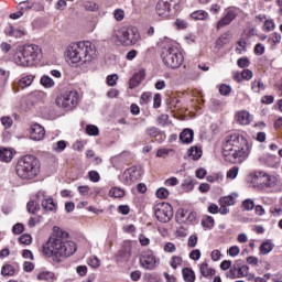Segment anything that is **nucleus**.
I'll return each instance as SVG.
<instances>
[{
  "label": "nucleus",
  "mask_w": 282,
  "mask_h": 282,
  "mask_svg": "<svg viewBox=\"0 0 282 282\" xmlns=\"http://www.w3.org/2000/svg\"><path fill=\"white\" fill-rule=\"evenodd\" d=\"M34 75H26L18 80L17 84L13 85V90L19 91L18 87H21V89H25V87H30L34 83Z\"/></svg>",
  "instance_id": "nucleus-17"
},
{
  "label": "nucleus",
  "mask_w": 282,
  "mask_h": 282,
  "mask_svg": "<svg viewBox=\"0 0 282 282\" xmlns=\"http://www.w3.org/2000/svg\"><path fill=\"white\" fill-rule=\"evenodd\" d=\"M110 197H116V198H120V197H124V191L121 189L120 187H112L109 192Z\"/></svg>",
  "instance_id": "nucleus-44"
},
{
  "label": "nucleus",
  "mask_w": 282,
  "mask_h": 282,
  "mask_svg": "<svg viewBox=\"0 0 282 282\" xmlns=\"http://www.w3.org/2000/svg\"><path fill=\"white\" fill-rule=\"evenodd\" d=\"M76 250H78V247L76 242L69 240V232L56 226L53 227L48 240L42 246L44 257L52 259L54 263H61V261L75 254Z\"/></svg>",
  "instance_id": "nucleus-1"
},
{
  "label": "nucleus",
  "mask_w": 282,
  "mask_h": 282,
  "mask_svg": "<svg viewBox=\"0 0 282 282\" xmlns=\"http://www.w3.org/2000/svg\"><path fill=\"white\" fill-rule=\"evenodd\" d=\"M156 122L160 127L169 126V115H161L158 117Z\"/></svg>",
  "instance_id": "nucleus-47"
},
{
  "label": "nucleus",
  "mask_w": 282,
  "mask_h": 282,
  "mask_svg": "<svg viewBox=\"0 0 282 282\" xmlns=\"http://www.w3.org/2000/svg\"><path fill=\"white\" fill-rule=\"evenodd\" d=\"M195 135V132L193 129H184L180 134V140L183 142V144H191L193 142V138Z\"/></svg>",
  "instance_id": "nucleus-21"
},
{
  "label": "nucleus",
  "mask_w": 282,
  "mask_h": 282,
  "mask_svg": "<svg viewBox=\"0 0 282 282\" xmlns=\"http://www.w3.org/2000/svg\"><path fill=\"white\" fill-rule=\"evenodd\" d=\"M191 17L195 20V21H205V19L208 17V12L204 11V10H198V11H194Z\"/></svg>",
  "instance_id": "nucleus-36"
},
{
  "label": "nucleus",
  "mask_w": 282,
  "mask_h": 282,
  "mask_svg": "<svg viewBox=\"0 0 282 282\" xmlns=\"http://www.w3.org/2000/svg\"><path fill=\"white\" fill-rule=\"evenodd\" d=\"M223 155L230 164H241L250 155V143L241 133L228 134L223 144Z\"/></svg>",
  "instance_id": "nucleus-2"
},
{
  "label": "nucleus",
  "mask_w": 282,
  "mask_h": 282,
  "mask_svg": "<svg viewBox=\"0 0 282 282\" xmlns=\"http://www.w3.org/2000/svg\"><path fill=\"white\" fill-rule=\"evenodd\" d=\"M237 175H239V167H237V166L231 167L227 172V177H229V180H235V177H237Z\"/></svg>",
  "instance_id": "nucleus-56"
},
{
  "label": "nucleus",
  "mask_w": 282,
  "mask_h": 282,
  "mask_svg": "<svg viewBox=\"0 0 282 282\" xmlns=\"http://www.w3.org/2000/svg\"><path fill=\"white\" fill-rule=\"evenodd\" d=\"M252 76H253V73L250 69H243L241 73V78L243 80H251Z\"/></svg>",
  "instance_id": "nucleus-63"
},
{
  "label": "nucleus",
  "mask_w": 282,
  "mask_h": 282,
  "mask_svg": "<svg viewBox=\"0 0 282 282\" xmlns=\"http://www.w3.org/2000/svg\"><path fill=\"white\" fill-rule=\"evenodd\" d=\"M238 17L236 8H229L226 11V14L217 22L216 30H221L226 25H230Z\"/></svg>",
  "instance_id": "nucleus-13"
},
{
  "label": "nucleus",
  "mask_w": 282,
  "mask_h": 282,
  "mask_svg": "<svg viewBox=\"0 0 282 282\" xmlns=\"http://www.w3.org/2000/svg\"><path fill=\"white\" fill-rule=\"evenodd\" d=\"M271 250H274V245L272 243V240L263 241L259 248L260 254H270Z\"/></svg>",
  "instance_id": "nucleus-28"
},
{
  "label": "nucleus",
  "mask_w": 282,
  "mask_h": 282,
  "mask_svg": "<svg viewBox=\"0 0 282 282\" xmlns=\"http://www.w3.org/2000/svg\"><path fill=\"white\" fill-rule=\"evenodd\" d=\"M19 6H20V10H32V8L34 7V4L30 2V0L22 1L19 3Z\"/></svg>",
  "instance_id": "nucleus-60"
},
{
  "label": "nucleus",
  "mask_w": 282,
  "mask_h": 282,
  "mask_svg": "<svg viewBox=\"0 0 282 282\" xmlns=\"http://www.w3.org/2000/svg\"><path fill=\"white\" fill-rule=\"evenodd\" d=\"M14 152L8 148H0V162H12Z\"/></svg>",
  "instance_id": "nucleus-25"
},
{
  "label": "nucleus",
  "mask_w": 282,
  "mask_h": 282,
  "mask_svg": "<svg viewBox=\"0 0 282 282\" xmlns=\"http://www.w3.org/2000/svg\"><path fill=\"white\" fill-rule=\"evenodd\" d=\"M240 252H241V249H239V247L232 246L228 250V256L229 257H237Z\"/></svg>",
  "instance_id": "nucleus-61"
},
{
  "label": "nucleus",
  "mask_w": 282,
  "mask_h": 282,
  "mask_svg": "<svg viewBox=\"0 0 282 282\" xmlns=\"http://www.w3.org/2000/svg\"><path fill=\"white\" fill-rule=\"evenodd\" d=\"M57 107H76L78 105V93L76 90L61 94L55 99Z\"/></svg>",
  "instance_id": "nucleus-10"
},
{
  "label": "nucleus",
  "mask_w": 282,
  "mask_h": 282,
  "mask_svg": "<svg viewBox=\"0 0 282 282\" xmlns=\"http://www.w3.org/2000/svg\"><path fill=\"white\" fill-rule=\"evenodd\" d=\"M30 96L31 98H35V100H45V98H47V94L43 90H34Z\"/></svg>",
  "instance_id": "nucleus-42"
},
{
  "label": "nucleus",
  "mask_w": 282,
  "mask_h": 282,
  "mask_svg": "<svg viewBox=\"0 0 282 282\" xmlns=\"http://www.w3.org/2000/svg\"><path fill=\"white\" fill-rule=\"evenodd\" d=\"M118 83V75H109L107 77V85H109V87H115V85H117Z\"/></svg>",
  "instance_id": "nucleus-57"
},
{
  "label": "nucleus",
  "mask_w": 282,
  "mask_h": 282,
  "mask_svg": "<svg viewBox=\"0 0 282 282\" xmlns=\"http://www.w3.org/2000/svg\"><path fill=\"white\" fill-rule=\"evenodd\" d=\"M145 135L151 138L154 142H159V144H162L164 140H166V134L155 127H149L145 129Z\"/></svg>",
  "instance_id": "nucleus-14"
},
{
  "label": "nucleus",
  "mask_w": 282,
  "mask_h": 282,
  "mask_svg": "<svg viewBox=\"0 0 282 282\" xmlns=\"http://www.w3.org/2000/svg\"><path fill=\"white\" fill-rule=\"evenodd\" d=\"M163 250L164 252L173 253V252H176L177 247L173 242H166L163 247Z\"/></svg>",
  "instance_id": "nucleus-52"
},
{
  "label": "nucleus",
  "mask_w": 282,
  "mask_h": 282,
  "mask_svg": "<svg viewBox=\"0 0 282 282\" xmlns=\"http://www.w3.org/2000/svg\"><path fill=\"white\" fill-rule=\"evenodd\" d=\"M19 243H21V246L32 245V236L30 234H24V235L20 236Z\"/></svg>",
  "instance_id": "nucleus-43"
},
{
  "label": "nucleus",
  "mask_w": 282,
  "mask_h": 282,
  "mask_svg": "<svg viewBox=\"0 0 282 282\" xmlns=\"http://www.w3.org/2000/svg\"><path fill=\"white\" fill-rule=\"evenodd\" d=\"M26 210L29 213H31L32 215H36V213H39V210H41V205H39V202H36V200H30L26 204Z\"/></svg>",
  "instance_id": "nucleus-32"
},
{
  "label": "nucleus",
  "mask_w": 282,
  "mask_h": 282,
  "mask_svg": "<svg viewBox=\"0 0 282 282\" xmlns=\"http://www.w3.org/2000/svg\"><path fill=\"white\" fill-rule=\"evenodd\" d=\"M45 139V128L39 123L31 124V140L36 142Z\"/></svg>",
  "instance_id": "nucleus-15"
},
{
  "label": "nucleus",
  "mask_w": 282,
  "mask_h": 282,
  "mask_svg": "<svg viewBox=\"0 0 282 282\" xmlns=\"http://www.w3.org/2000/svg\"><path fill=\"white\" fill-rule=\"evenodd\" d=\"M230 43V31L223 33L215 42L217 50H221L224 45H228Z\"/></svg>",
  "instance_id": "nucleus-23"
},
{
  "label": "nucleus",
  "mask_w": 282,
  "mask_h": 282,
  "mask_svg": "<svg viewBox=\"0 0 282 282\" xmlns=\"http://www.w3.org/2000/svg\"><path fill=\"white\" fill-rule=\"evenodd\" d=\"M37 281L54 282L56 281V274L52 271H40L36 274Z\"/></svg>",
  "instance_id": "nucleus-22"
},
{
  "label": "nucleus",
  "mask_w": 282,
  "mask_h": 282,
  "mask_svg": "<svg viewBox=\"0 0 282 282\" xmlns=\"http://www.w3.org/2000/svg\"><path fill=\"white\" fill-rule=\"evenodd\" d=\"M188 156L192 160H199V158H202V149L197 147H192L191 150L188 151Z\"/></svg>",
  "instance_id": "nucleus-38"
},
{
  "label": "nucleus",
  "mask_w": 282,
  "mask_h": 282,
  "mask_svg": "<svg viewBox=\"0 0 282 282\" xmlns=\"http://www.w3.org/2000/svg\"><path fill=\"white\" fill-rule=\"evenodd\" d=\"M40 54L41 48L39 45L29 44L17 54L14 61L20 67H32L36 63Z\"/></svg>",
  "instance_id": "nucleus-5"
},
{
  "label": "nucleus",
  "mask_w": 282,
  "mask_h": 282,
  "mask_svg": "<svg viewBox=\"0 0 282 282\" xmlns=\"http://www.w3.org/2000/svg\"><path fill=\"white\" fill-rule=\"evenodd\" d=\"M199 272L202 276L208 279L210 276H215V269L208 267V262H203L199 268Z\"/></svg>",
  "instance_id": "nucleus-26"
},
{
  "label": "nucleus",
  "mask_w": 282,
  "mask_h": 282,
  "mask_svg": "<svg viewBox=\"0 0 282 282\" xmlns=\"http://www.w3.org/2000/svg\"><path fill=\"white\" fill-rule=\"evenodd\" d=\"M87 135H100V130L95 124L86 126Z\"/></svg>",
  "instance_id": "nucleus-45"
},
{
  "label": "nucleus",
  "mask_w": 282,
  "mask_h": 282,
  "mask_svg": "<svg viewBox=\"0 0 282 282\" xmlns=\"http://www.w3.org/2000/svg\"><path fill=\"white\" fill-rule=\"evenodd\" d=\"M251 184L261 191L265 188H274L276 176L270 175L263 171H256L251 174Z\"/></svg>",
  "instance_id": "nucleus-7"
},
{
  "label": "nucleus",
  "mask_w": 282,
  "mask_h": 282,
  "mask_svg": "<svg viewBox=\"0 0 282 282\" xmlns=\"http://www.w3.org/2000/svg\"><path fill=\"white\" fill-rule=\"evenodd\" d=\"M88 265H90V268H100V259H98V257H91L88 260Z\"/></svg>",
  "instance_id": "nucleus-55"
},
{
  "label": "nucleus",
  "mask_w": 282,
  "mask_h": 282,
  "mask_svg": "<svg viewBox=\"0 0 282 282\" xmlns=\"http://www.w3.org/2000/svg\"><path fill=\"white\" fill-rule=\"evenodd\" d=\"M251 89L256 94H259V91H261V89H263V83L254 80L252 83Z\"/></svg>",
  "instance_id": "nucleus-59"
},
{
  "label": "nucleus",
  "mask_w": 282,
  "mask_h": 282,
  "mask_svg": "<svg viewBox=\"0 0 282 282\" xmlns=\"http://www.w3.org/2000/svg\"><path fill=\"white\" fill-rule=\"evenodd\" d=\"M113 17L116 21H122V19H124V11L122 9H117L113 12Z\"/></svg>",
  "instance_id": "nucleus-62"
},
{
  "label": "nucleus",
  "mask_w": 282,
  "mask_h": 282,
  "mask_svg": "<svg viewBox=\"0 0 282 282\" xmlns=\"http://www.w3.org/2000/svg\"><path fill=\"white\" fill-rule=\"evenodd\" d=\"M145 76H147V73L143 69L134 74L133 77L130 78V83H129L130 89H135V87H138L140 83L144 80Z\"/></svg>",
  "instance_id": "nucleus-20"
},
{
  "label": "nucleus",
  "mask_w": 282,
  "mask_h": 282,
  "mask_svg": "<svg viewBox=\"0 0 282 282\" xmlns=\"http://www.w3.org/2000/svg\"><path fill=\"white\" fill-rule=\"evenodd\" d=\"M182 274L185 282H195V271L193 269L184 268Z\"/></svg>",
  "instance_id": "nucleus-30"
},
{
  "label": "nucleus",
  "mask_w": 282,
  "mask_h": 282,
  "mask_svg": "<svg viewBox=\"0 0 282 282\" xmlns=\"http://www.w3.org/2000/svg\"><path fill=\"white\" fill-rule=\"evenodd\" d=\"M276 24H274V20L269 19L264 21L262 26L263 32H274Z\"/></svg>",
  "instance_id": "nucleus-39"
},
{
  "label": "nucleus",
  "mask_w": 282,
  "mask_h": 282,
  "mask_svg": "<svg viewBox=\"0 0 282 282\" xmlns=\"http://www.w3.org/2000/svg\"><path fill=\"white\" fill-rule=\"evenodd\" d=\"M173 6H177V0H160L156 3V14L163 19H169Z\"/></svg>",
  "instance_id": "nucleus-12"
},
{
  "label": "nucleus",
  "mask_w": 282,
  "mask_h": 282,
  "mask_svg": "<svg viewBox=\"0 0 282 282\" xmlns=\"http://www.w3.org/2000/svg\"><path fill=\"white\" fill-rule=\"evenodd\" d=\"M140 263L142 268H145V270H153V268H155V256L153 254L143 256L140 259Z\"/></svg>",
  "instance_id": "nucleus-19"
},
{
  "label": "nucleus",
  "mask_w": 282,
  "mask_h": 282,
  "mask_svg": "<svg viewBox=\"0 0 282 282\" xmlns=\"http://www.w3.org/2000/svg\"><path fill=\"white\" fill-rule=\"evenodd\" d=\"M42 208L46 212L47 210H50V212L56 210L57 206H56V203H54V198L48 197L46 199H43L42 200Z\"/></svg>",
  "instance_id": "nucleus-29"
},
{
  "label": "nucleus",
  "mask_w": 282,
  "mask_h": 282,
  "mask_svg": "<svg viewBox=\"0 0 282 282\" xmlns=\"http://www.w3.org/2000/svg\"><path fill=\"white\" fill-rule=\"evenodd\" d=\"M203 228H208L210 230L215 226V218L212 216H204L202 219Z\"/></svg>",
  "instance_id": "nucleus-35"
},
{
  "label": "nucleus",
  "mask_w": 282,
  "mask_h": 282,
  "mask_svg": "<svg viewBox=\"0 0 282 282\" xmlns=\"http://www.w3.org/2000/svg\"><path fill=\"white\" fill-rule=\"evenodd\" d=\"M182 263H184V259H182V257L173 256L171 258L170 265L173 270H177V268H180V265H182Z\"/></svg>",
  "instance_id": "nucleus-37"
},
{
  "label": "nucleus",
  "mask_w": 282,
  "mask_h": 282,
  "mask_svg": "<svg viewBox=\"0 0 282 282\" xmlns=\"http://www.w3.org/2000/svg\"><path fill=\"white\" fill-rule=\"evenodd\" d=\"M88 180L90 182L97 183L100 182V174L97 171H89L88 172Z\"/></svg>",
  "instance_id": "nucleus-48"
},
{
  "label": "nucleus",
  "mask_w": 282,
  "mask_h": 282,
  "mask_svg": "<svg viewBox=\"0 0 282 282\" xmlns=\"http://www.w3.org/2000/svg\"><path fill=\"white\" fill-rule=\"evenodd\" d=\"M238 67H241L242 69L246 67H250V59L248 57H242L237 61Z\"/></svg>",
  "instance_id": "nucleus-54"
},
{
  "label": "nucleus",
  "mask_w": 282,
  "mask_h": 282,
  "mask_svg": "<svg viewBox=\"0 0 282 282\" xmlns=\"http://www.w3.org/2000/svg\"><path fill=\"white\" fill-rule=\"evenodd\" d=\"M1 123L3 124V127H6V129H10V127H12L13 121L10 117H2Z\"/></svg>",
  "instance_id": "nucleus-64"
},
{
  "label": "nucleus",
  "mask_w": 282,
  "mask_h": 282,
  "mask_svg": "<svg viewBox=\"0 0 282 282\" xmlns=\"http://www.w3.org/2000/svg\"><path fill=\"white\" fill-rule=\"evenodd\" d=\"M19 270H21L19 263H4L1 268V276H17Z\"/></svg>",
  "instance_id": "nucleus-16"
},
{
  "label": "nucleus",
  "mask_w": 282,
  "mask_h": 282,
  "mask_svg": "<svg viewBox=\"0 0 282 282\" xmlns=\"http://www.w3.org/2000/svg\"><path fill=\"white\" fill-rule=\"evenodd\" d=\"M154 215L161 224H169L173 219V206L169 203H160L156 205Z\"/></svg>",
  "instance_id": "nucleus-9"
},
{
  "label": "nucleus",
  "mask_w": 282,
  "mask_h": 282,
  "mask_svg": "<svg viewBox=\"0 0 282 282\" xmlns=\"http://www.w3.org/2000/svg\"><path fill=\"white\" fill-rule=\"evenodd\" d=\"M281 39H282L281 33L274 32L269 36L268 43L269 45H271V47H276L279 43H281Z\"/></svg>",
  "instance_id": "nucleus-31"
},
{
  "label": "nucleus",
  "mask_w": 282,
  "mask_h": 282,
  "mask_svg": "<svg viewBox=\"0 0 282 282\" xmlns=\"http://www.w3.org/2000/svg\"><path fill=\"white\" fill-rule=\"evenodd\" d=\"M225 275L227 279H231V280L239 279V275L237 272V261H235L232 267L228 271H226Z\"/></svg>",
  "instance_id": "nucleus-33"
},
{
  "label": "nucleus",
  "mask_w": 282,
  "mask_h": 282,
  "mask_svg": "<svg viewBox=\"0 0 282 282\" xmlns=\"http://www.w3.org/2000/svg\"><path fill=\"white\" fill-rule=\"evenodd\" d=\"M65 149H67V142L64 140L57 141L55 144H53V151H55V153H63Z\"/></svg>",
  "instance_id": "nucleus-40"
},
{
  "label": "nucleus",
  "mask_w": 282,
  "mask_h": 282,
  "mask_svg": "<svg viewBox=\"0 0 282 282\" xmlns=\"http://www.w3.org/2000/svg\"><path fill=\"white\" fill-rule=\"evenodd\" d=\"M177 184H180V181L175 176H172V177L165 180V182H164L165 186H177Z\"/></svg>",
  "instance_id": "nucleus-58"
},
{
  "label": "nucleus",
  "mask_w": 282,
  "mask_h": 282,
  "mask_svg": "<svg viewBox=\"0 0 282 282\" xmlns=\"http://www.w3.org/2000/svg\"><path fill=\"white\" fill-rule=\"evenodd\" d=\"M138 31L133 28H121L117 33V39L122 45H135L139 39Z\"/></svg>",
  "instance_id": "nucleus-8"
},
{
  "label": "nucleus",
  "mask_w": 282,
  "mask_h": 282,
  "mask_svg": "<svg viewBox=\"0 0 282 282\" xmlns=\"http://www.w3.org/2000/svg\"><path fill=\"white\" fill-rule=\"evenodd\" d=\"M161 58L164 65L171 69H177V67H182V64L184 63V55L177 45H170L164 47L161 54Z\"/></svg>",
  "instance_id": "nucleus-6"
},
{
  "label": "nucleus",
  "mask_w": 282,
  "mask_h": 282,
  "mask_svg": "<svg viewBox=\"0 0 282 282\" xmlns=\"http://www.w3.org/2000/svg\"><path fill=\"white\" fill-rule=\"evenodd\" d=\"M230 91H232V88L229 85L223 84L219 87V94L221 96H229Z\"/></svg>",
  "instance_id": "nucleus-50"
},
{
  "label": "nucleus",
  "mask_w": 282,
  "mask_h": 282,
  "mask_svg": "<svg viewBox=\"0 0 282 282\" xmlns=\"http://www.w3.org/2000/svg\"><path fill=\"white\" fill-rule=\"evenodd\" d=\"M169 195H171V193L169 192V189H166L165 187H160L156 192H155V196L159 199H167Z\"/></svg>",
  "instance_id": "nucleus-41"
},
{
  "label": "nucleus",
  "mask_w": 282,
  "mask_h": 282,
  "mask_svg": "<svg viewBox=\"0 0 282 282\" xmlns=\"http://www.w3.org/2000/svg\"><path fill=\"white\" fill-rule=\"evenodd\" d=\"M153 98V95L151 93H143L140 98V105H149V100Z\"/></svg>",
  "instance_id": "nucleus-51"
},
{
  "label": "nucleus",
  "mask_w": 282,
  "mask_h": 282,
  "mask_svg": "<svg viewBox=\"0 0 282 282\" xmlns=\"http://www.w3.org/2000/svg\"><path fill=\"white\" fill-rule=\"evenodd\" d=\"M40 83L42 87H45L46 89H51V87H54V79H52L50 76L44 75L41 77Z\"/></svg>",
  "instance_id": "nucleus-34"
},
{
  "label": "nucleus",
  "mask_w": 282,
  "mask_h": 282,
  "mask_svg": "<svg viewBox=\"0 0 282 282\" xmlns=\"http://www.w3.org/2000/svg\"><path fill=\"white\" fill-rule=\"evenodd\" d=\"M84 10H86L87 12H96V10H98V4H96L95 2H86L84 4Z\"/></svg>",
  "instance_id": "nucleus-53"
},
{
  "label": "nucleus",
  "mask_w": 282,
  "mask_h": 282,
  "mask_svg": "<svg viewBox=\"0 0 282 282\" xmlns=\"http://www.w3.org/2000/svg\"><path fill=\"white\" fill-rule=\"evenodd\" d=\"M66 56L74 65H89L96 58V45L89 41L77 42L67 47Z\"/></svg>",
  "instance_id": "nucleus-3"
},
{
  "label": "nucleus",
  "mask_w": 282,
  "mask_h": 282,
  "mask_svg": "<svg viewBox=\"0 0 282 282\" xmlns=\"http://www.w3.org/2000/svg\"><path fill=\"white\" fill-rule=\"evenodd\" d=\"M238 279H243V276H248V272L250 268L243 264L242 260H236Z\"/></svg>",
  "instance_id": "nucleus-24"
},
{
  "label": "nucleus",
  "mask_w": 282,
  "mask_h": 282,
  "mask_svg": "<svg viewBox=\"0 0 282 282\" xmlns=\"http://www.w3.org/2000/svg\"><path fill=\"white\" fill-rule=\"evenodd\" d=\"M236 122L242 126L250 124V122H252V116L250 115V112H248V110L238 111L236 113Z\"/></svg>",
  "instance_id": "nucleus-18"
},
{
  "label": "nucleus",
  "mask_w": 282,
  "mask_h": 282,
  "mask_svg": "<svg viewBox=\"0 0 282 282\" xmlns=\"http://www.w3.org/2000/svg\"><path fill=\"white\" fill-rule=\"evenodd\" d=\"M122 177L123 184L131 186L133 182H138L142 177V167L140 165L131 166L123 172Z\"/></svg>",
  "instance_id": "nucleus-11"
},
{
  "label": "nucleus",
  "mask_w": 282,
  "mask_h": 282,
  "mask_svg": "<svg viewBox=\"0 0 282 282\" xmlns=\"http://www.w3.org/2000/svg\"><path fill=\"white\" fill-rule=\"evenodd\" d=\"M181 188L185 192V193H191V191H193V188H195V181L193 180V177L188 176L186 177L182 185Z\"/></svg>",
  "instance_id": "nucleus-27"
},
{
  "label": "nucleus",
  "mask_w": 282,
  "mask_h": 282,
  "mask_svg": "<svg viewBox=\"0 0 282 282\" xmlns=\"http://www.w3.org/2000/svg\"><path fill=\"white\" fill-rule=\"evenodd\" d=\"M13 235H22V232H25V226L23 224L18 223L12 228Z\"/></svg>",
  "instance_id": "nucleus-49"
},
{
  "label": "nucleus",
  "mask_w": 282,
  "mask_h": 282,
  "mask_svg": "<svg viewBox=\"0 0 282 282\" xmlns=\"http://www.w3.org/2000/svg\"><path fill=\"white\" fill-rule=\"evenodd\" d=\"M243 210H254V200L247 198L242 202Z\"/></svg>",
  "instance_id": "nucleus-46"
},
{
  "label": "nucleus",
  "mask_w": 282,
  "mask_h": 282,
  "mask_svg": "<svg viewBox=\"0 0 282 282\" xmlns=\"http://www.w3.org/2000/svg\"><path fill=\"white\" fill-rule=\"evenodd\" d=\"M15 173L20 180L30 182L36 180L41 173V161L32 154L20 158L15 164Z\"/></svg>",
  "instance_id": "nucleus-4"
}]
</instances>
